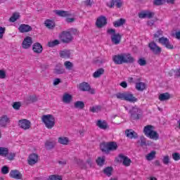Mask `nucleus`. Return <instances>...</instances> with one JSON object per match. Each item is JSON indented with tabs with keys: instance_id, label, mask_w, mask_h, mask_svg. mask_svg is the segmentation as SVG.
Returning a JSON list of instances; mask_svg holds the SVG:
<instances>
[{
	"instance_id": "c9c22d12",
	"label": "nucleus",
	"mask_w": 180,
	"mask_h": 180,
	"mask_svg": "<svg viewBox=\"0 0 180 180\" xmlns=\"http://www.w3.org/2000/svg\"><path fill=\"white\" fill-rule=\"evenodd\" d=\"M100 148L103 153H109L108 142H103L100 145Z\"/></svg>"
},
{
	"instance_id": "79ce46f5",
	"label": "nucleus",
	"mask_w": 180,
	"mask_h": 180,
	"mask_svg": "<svg viewBox=\"0 0 180 180\" xmlns=\"http://www.w3.org/2000/svg\"><path fill=\"white\" fill-rule=\"evenodd\" d=\"M60 44V41L58 39H55L48 42V46L50 48H53L54 46Z\"/></svg>"
},
{
	"instance_id": "20e7f679",
	"label": "nucleus",
	"mask_w": 180,
	"mask_h": 180,
	"mask_svg": "<svg viewBox=\"0 0 180 180\" xmlns=\"http://www.w3.org/2000/svg\"><path fill=\"white\" fill-rule=\"evenodd\" d=\"M0 156L5 158L6 160L12 161L15 160L16 153L14 152H9V150L5 147H0Z\"/></svg>"
},
{
	"instance_id": "393cba45",
	"label": "nucleus",
	"mask_w": 180,
	"mask_h": 180,
	"mask_svg": "<svg viewBox=\"0 0 180 180\" xmlns=\"http://www.w3.org/2000/svg\"><path fill=\"white\" fill-rule=\"evenodd\" d=\"M44 26L46 27L49 30H53L56 27V24L53 20L47 19L44 21Z\"/></svg>"
},
{
	"instance_id": "a19ab883",
	"label": "nucleus",
	"mask_w": 180,
	"mask_h": 180,
	"mask_svg": "<svg viewBox=\"0 0 180 180\" xmlns=\"http://www.w3.org/2000/svg\"><path fill=\"white\" fill-rule=\"evenodd\" d=\"M157 153L155 150L151 151L150 153H148L146 156V160L150 161L153 160L155 158V154Z\"/></svg>"
},
{
	"instance_id": "0e129e2a",
	"label": "nucleus",
	"mask_w": 180,
	"mask_h": 180,
	"mask_svg": "<svg viewBox=\"0 0 180 180\" xmlns=\"http://www.w3.org/2000/svg\"><path fill=\"white\" fill-rule=\"evenodd\" d=\"M120 86L121 87H122V88H124V89H126V88H127V82H121L120 84Z\"/></svg>"
},
{
	"instance_id": "49530a36",
	"label": "nucleus",
	"mask_w": 180,
	"mask_h": 180,
	"mask_svg": "<svg viewBox=\"0 0 180 180\" xmlns=\"http://www.w3.org/2000/svg\"><path fill=\"white\" fill-rule=\"evenodd\" d=\"M54 72L56 75H62L65 73V69H64L63 67H60L59 68H56L54 70Z\"/></svg>"
},
{
	"instance_id": "f8f14e48",
	"label": "nucleus",
	"mask_w": 180,
	"mask_h": 180,
	"mask_svg": "<svg viewBox=\"0 0 180 180\" xmlns=\"http://www.w3.org/2000/svg\"><path fill=\"white\" fill-rule=\"evenodd\" d=\"M107 18L105 16H100L96 19V26L98 29L104 27L107 25Z\"/></svg>"
},
{
	"instance_id": "2eb2a0df",
	"label": "nucleus",
	"mask_w": 180,
	"mask_h": 180,
	"mask_svg": "<svg viewBox=\"0 0 180 180\" xmlns=\"http://www.w3.org/2000/svg\"><path fill=\"white\" fill-rule=\"evenodd\" d=\"M39 156L36 153H32L28 156L27 163L30 166H33L38 162Z\"/></svg>"
},
{
	"instance_id": "e433bc0d",
	"label": "nucleus",
	"mask_w": 180,
	"mask_h": 180,
	"mask_svg": "<svg viewBox=\"0 0 180 180\" xmlns=\"http://www.w3.org/2000/svg\"><path fill=\"white\" fill-rule=\"evenodd\" d=\"M75 108L83 110L85 107L84 103L83 101H76L74 103Z\"/></svg>"
},
{
	"instance_id": "b1692460",
	"label": "nucleus",
	"mask_w": 180,
	"mask_h": 180,
	"mask_svg": "<svg viewBox=\"0 0 180 180\" xmlns=\"http://www.w3.org/2000/svg\"><path fill=\"white\" fill-rule=\"evenodd\" d=\"M10 176L14 179L19 180L22 179V174L18 170H11L10 174Z\"/></svg>"
},
{
	"instance_id": "473e14b6",
	"label": "nucleus",
	"mask_w": 180,
	"mask_h": 180,
	"mask_svg": "<svg viewBox=\"0 0 180 180\" xmlns=\"http://www.w3.org/2000/svg\"><path fill=\"white\" fill-rule=\"evenodd\" d=\"M59 55H60L61 58L68 59L70 57V51L69 50H63L59 52Z\"/></svg>"
},
{
	"instance_id": "ddd939ff",
	"label": "nucleus",
	"mask_w": 180,
	"mask_h": 180,
	"mask_svg": "<svg viewBox=\"0 0 180 180\" xmlns=\"http://www.w3.org/2000/svg\"><path fill=\"white\" fill-rule=\"evenodd\" d=\"M11 123V120L7 115H3L0 117V127L6 128Z\"/></svg>"
},
{
	"instance_id": "4468645a",
	"label": "nucleus",
	"mask_w": 180,
	"mask_h": 180,
	"mask_svg": "<svg viewBox=\"0 0 180 180\" xmlns=\"http://www.w3.org/2000/svg\"><path fill=\"white\" fill-rule=\"evenodd\" d=\"M124 64H133L135 62L134 58H133L129 53H122Z\"/></svg>"
},
{
	"instance_id": "3c124183",
	"label": "nucleus",
	"mask_w": 180,
	"mask_h": 180,
	"mask_svg": "<svg viewBox=\"0 0 180 180\" xmlns=\"http://www.w3.org/2000/svg\"><path fill=\"white\" fill-rule=\"evenodd\" d=\"M164 32L162 30H158L157 32L154 34V38L160 39V37L162 36Z\"/></svg>"
},
{
	"instance_id": "13d9d810",
	"label": "nucleus",
	"mask_w": 180,
	"mask_h": 180,
	"mask_svg": "<svg viewBox=\"0 0 180 180\" xmlns=\"http://www.w3.org/2000/svg\"><path fill=\"white\" fill-rule=\"evenodd\" d=\"M9 172V169L7 166H4L1 169V173L4 174H8Z\"/></svg>"
},
{
	"instance_id": "2f4dec72",
	"label": "nucleus",
	"mask_w": 180,
	"mask_h": 180,
	"mask_svg": "<svg viewBox=\"0 0 180 180\" xmlns=\"http://www.w3.org/2000/svg\"><path fill=\"white\" fill-rule=\"evenodd\" d=\"M105 73V70L103 68H98L93 75V77L94 78H98L101 77V75H103Z\"/></svg>"
},
{
	"instance_id": "37998d69",
	"label": "nucleus",
	"mask_w": 180,
	"mask_h": 180,
	"mask_svg": "<svg viewBox=\"0 0 180 180\" xmlns=\"http://www.w3.org/2000/svg\"><path fill=\"white\" fill-rule=\"evenodd\" d=\"M21 106H22V103L21 102H19V101L13 102L12 105L13 108L15 110H20Z\"/></svg>"
},
{
	"instance_id": "5fc2aeb1",
	"label": "nucleus",
	"mask_w": 180,
	"mask_h": 180,
	"mask_svg": "<svg viewBox=\"0 0 180 180\" xmlns=\"http://www.w3.org/2000/svg\"><path fill=\"white\" fill-rule=\"evenodd\" d=\"M50 180H62V177L58 175H51L49 176Z\"/></svg>"
},
{
	"instance_id": "dca6fc26",
	"label": "nucleus",
	"mask_w": 180,
	"mask_h": 180,
	"mask_svg": "<svg viewBox=\"0 0 180 180\" xmlns=\"http://www.w3.org/2000/svg\"><path fill=\"white\" fill-rule=\"evenodd\" d=\"M33 44L32 38L31 37H26L22 42L23 49H30Z\"/></svg>"
},
{
	"instance_id": "cd10ccee",
	"label": "nucleus",
	"mask_w": 180,
	"mask_h": 180,
	"mask_svg": "<svg viewBox=\"0 0 180 180\" xmlns=\"http://www.w3.org/2000/svg\"><path fill=\"white\" fill-rule=\"evenodd\" d=\"M126 24V19L124 18H120L117 20H115L114 22H112V25L115 27H120Z\"/></svg>"
},
{
	"instance_id": "f3484780",
	"label": "nucleus",
	"mask_w": 180,
	"mask_h": 180,
	"mask_svg": "<svg viewBox=\"0 0 180 180\" xmlns=\"http://www.w3.org/2000/svg\"><path fill=\"white\" fill-rule=\"evenodd\" d=\"M119 158H120V161L122 162L123 166L130 167L131 160L128 156H124L122 154H120Z\"/></svg>"
},
{
	"instance_id": "4c0bfd02",
	"label": "nucleus",
	"mask_w": 180,
	"mask_h": 180,
	"mask_svg": "<svg viewBox=\"0 0 180 180\" xmlns=\"http://www.w3.org/2000/svg\"><path fill=\"white\" fill-rule=\"evenodd\" d=\"M136 89L138 91H144L146 89V84L144 82H138L136 84Z\"/></svg>"
},
{
	"instance_id": "bf43d9fd",
	"label": "nucleus",
	"mask_w": 180,
	"mask_h": 180,
	"mask_svg": "<svg viewBox=\"0 0 180 180\" xmlns=\"http://www.w3.org/2000/svg\"><path fill=\"white\" fill-rule=\"evenodd\" d=\"M141 146L143 147L144 146H146V139L144 136H141Z\"/></svg>"
},
{
	"instance_id": "6e6552de",
	"label": "nucleus",
	"mask_w": 180,
	"mask_h": 180,
	"mask_svg": "<svg viewBox=\"0 0 180 180\" xmlns=\"http://www.w3.org/2000/svg\"><path fill=\"white\" fill-rule=\"evenodd\" d=\"M148 48L155 56H160L162 52V48L155 41L149 42Z\"/></svg>"
},
{
	"instance_id": "5701e85b",
	"label": "nucleus",
	"mask_w": 180,
	"mask_h": 180,
	"mask_svg": "<svg viewBox=\"0 0 180 180\" xmlns=\"http://www.w3.org/2000/svg\"><path fill=\"white\" fill-rule=\"evenodd\" d=\"M18 30L20 33H27L32 30V27L28 25H20L18 27Z\"/></svg>"
},
{
	"instance_id": "c03bdc74",
	"label": "nucleus",
	"mask_w": 180,
	"mask_h": 180,
	"mask_svg": "<svg viewBox=\"0 0 180 180\" xmlns=\"http://www.w3.org/2000/svg\"><path fill=\"white\" fill-rule=\"evenodd\" d=\"M101 111V105H96V106H94V107L89 108V112H98Z\"/></svg>"
},
{
	"instance_id": "39448f33",
	"label": "nucleus",
	"mask_w": 180,
	"mask_h": 180,
	"mask_svg": "<svg viewBox=\"0 0 180 180\" xmlns=\"http://www.w3.org/2000/svg\"><path fill=\"white\" fill-rule=\"evenodd\" d=\"M108 34L111 35V42L115 45H118L121 43L122 35L120 33H116L115 29H108Z\"/></svg>"
},
{
	"instance_id": "f704fd0d",
	"label": "nucleus",
	"mask_w": 180,
	"mask_h": 180,
	"mask_svg": "<svg viewBox=\"0 0 180 180\" xmlns=\"http://www.w3.org/2000/svg\"><path fill=\"white\" fill-rule=\"evenodd\" d=\"M105 162V158L103 157H98L96 160V162L98 167H103Z\"/></svg>"
},
{
	"instance_id": "a18cd8bd",
	"label": "nucleus",
	"mask_w": 180,
	"mask_h": 180,
	"mask_svg": "<svg viewBox=\"0 0 180 180\" xmlns=\"http://www.w3.org/2000/svg\"><path fill=\"white\" fill-rule=\"evenodd\" d=\"M112 172V168L108 167L103 169V173L108 176H111Z\"/></svg>"
},
{
	"instance_id": "7c9ffc66",
	"label": "nucleus",
	"mask_w": 180,
	"mask_h": 180,
	"mask_svg": "<svg viewBox=\"0 0 180 180\" xmlns=\"http://www.w3.org/2000/svg\"><path fill=\"white\" fill-rule=\"evenodd\" d=\"M108 151H115L117 149V144L116 142H108Z\"/></svg>"
},
{
	"instance_id": "338daca9",
	"label": "nucleus",
	"mask_w": 180,
	"mask_h": 180,
	"mask_svg": "<svg viewBox=\"0 0 180 180\" xmlns=\"http://www.w3.org/2000/svg\"><path fill=\"white\" fill-rule=\"evenodd\" d=\"M93 4V1H86L84 2V4L86 6H91Z\"/></svg>"
},
{
	"instance_id": "69168bd1",
	"label": "nucleus",
	"mask_w": 180,
	"mask_h": 180,
	"mask_svg": "<svg viewBox=\"0 0 180 180\" xmlns=\"http://www.w3.org/2000/svg\"><path fill=\"white\" fill-rule=\"evenodd\" d=\"M60 82H61L60 79L57 78L54 80L53 85L56 86V85L59 84Z\"/></svg>"
},
{
	"instance_id": "aec40b11",
	"label": "nucleus",
	"mask_w": 180,
	"mask_h": 180,
	"mask_svg": "<svg viewBox=\"0 0 180 180\" xmlns=\"http://www.w3.org/2000/svg\"><path fill=\"white\" fill-rule=\"evenodd\" d=\"M154 15L155 13L153 12L146 11H141L139 13V17L141 19H144L146 18L150 19L154 16Z\"/></svg>"
},
{
	"instance_id": "58836bf2",
	"label": "nucleus",
	"mask_w": 180,
	"mask_h": 180,
	"mask_svg": "<svg viewBox=\"0 0 180 180\" xmlns=\"http://www.w3.org/2000/svg\"><path fill=\"white\" fill-rule=\"evenodd\" d=\"M64 66L67 70L71 71L74 68V64L69 60H66L64 63Z\"/></svg>"
},
{
	"instance_id": "680f3d73",
	"label": "nucleus",
	"mask_w": 180,
	"mask_h": 180,
	"mask_svg": "<svg viewBox=\"0 0 180 180\" xmlns=\"http://www.w3.org/2000/svg\"><path fill=\"white\" fill-rule=\"evenodd\" d=\"M169 162V156H165L164 158H163V163L165 165H167Z\"/></svg>"
},
{
	"instance_id": "8fccbe9b",
	"label": "nucleus",
	"mask_w": 180,
	"mask_h": 180,
	"mask_svg": "<svg viewBox=\"0 0 180 180\" xmlns=\"http://www.w3.org/2000/svg\"><path fill=\"white\" fill-rule=\"evenodd\" d=\"M172 159L174 161H178L180 160V153H172Z\"/></svg>"
},
{
	"instance_id": "e2e57ef3",
	"label": "nucleus",
	"mask_w": 180,
	"mask_h": 180,
	"mask_svg": "<svg viewBox=\"0 0 180 180\" xmlns=\"http://www.w3.org/2000/svg\"><path fill=\"white\" fill-rule=\"evenodd\" d=\"M70 32L73 35H78L79 34V32L77 31V30L75 28H72Z\"/></svg>"
},
{
	"instance_id": "a211bd4d",
	"label": "nucleus",
	"mask_w": 180,
	"mask_h": 180,
	"mask_svg": "<svg viewBox=\"0 0 180 180\" xmlns=\"http://www.w3.org/2000/svg\"><path fill=\"white\" fill-rule=\"evenodd\" d=\"M43 45H41V44L39 42H35L32 45V51L36 54H41V53H43Z\"/></svg>"
},
{
	"instance_id": "864d4df0",
	"label": "nucleus",
	"mask_w": 180,
	"mask_h": 180,
	"mask_svg": "<svg viewBox=\"0 0 180 180\" xmlns=\"http://www.w3.org/2000/svg\"><path fill=\"white\" fill-rule=\"evenodd\" d=\"M75 19L74 14L71 13L70 16L66 18V22H75Z\"/></svg>"
},
{
	"instance_id": "9d476101",
	"label": "nucleus",
	"mask_w": 180,
	"mask_h": 180,
	"mask_svg": "<svg viewBox=\"0 0 180 180\" xmlns=\"http://www.w3.org/2000/svg\"><path fill=\"white\" fill-rule=\"evenodd\" d=\"M158 43H160L163 46H165L168 50L174 49V45L169 42L168 38L160 37L158 39Z\"/></svg>"
},
{
	"instance_id": "603ef678",
	"label": "nucleus",
	"mask_w": 180,
	"mask_h": 180,
	"mask_svg": "<svg viewBox=\"0 0 180 180\" xmlns=\"http://www.w3.org/2000/svg\"><path fill=\"white\" fill-rule=\"evenodd\" d=\"M138 64L141 66H145L147 64L146 60L145 58H139L138 60Z\"/></svg>"
},
{
	"instance_id": "4d7b16f0",
	"label": "nucleus",
	"mask_w": 180,
	"mask_h": 180,
	"mask_svg": "<svg viewBox=\"0 0 180 180\" xmlns=\"http://www.w3.org/2000/svg\"><path fill=\"white\" fill-rule=\"evenodd\" d=\"M6 33V27L0 26V39L4 37V34Z\"/></svg>"
},
{
	"instance_id": "72a5a7b5",
	"label": "nucleus",
	"mask_w": 180,
	"mask_h": 180,
	"mask_svg": "<svg viewBox=\"0 0 180 180\" xmlns=\"http://www.w3.org/2000/svg\"><path fill=\"white\" fill-rule=\"evenodd\" d=\"M170 98V94L169 93H165L159 95L158 99L160 101H167Z\"/></svg>"
},
{
	"instance_id": "052dcab7",
	"label": "nucleus",
	"mask_w": 180,
	"mask_h": 180,
	"mask_svg": "<svg viewBox=\"0 0 180 180\" xmlns=\"http://www.w3.org/2000/svg\"><path fill=\"white\" fill-rule=\"evenodd\" d=\"M6 72L5 70H0V79H6Z\"/></svg>"
},
{
	"instance_id": "7ed1b4c3",
	"label": "nucleus",
	"mask_w": 180,
	"mask_h": 180,
	"mask_svg": "<svg viewBox=\"0 0 180 180\" xmlns=\"http://www.w3.org/2000/svg\"><path fill=\"white\" fill-rule=\"evenodd\" d=\"M143 133L150 139L159 140V134L156 131H154L153 125H147L143 127Z\"/></svg>"
},
{
	"instance_id": "6ab92c4d",
	"label": "nucleus",
	"mask_w": 180,
	"mask_h": 180,
	"mask_svg": "<svg viewBox=\"0 0 180 180\" xmlns=\"http://www.w3.org/2000/svg\"><path fill=\"white\" fill-rule=\"evenodd\" d=\"M125 134L126 136L130 139H136L139 137L138 134L132 129H126Z\"/></svg>"
},
{
	"instance_id": "a878e982",
	"label": "nucleus",
	"mask_w": 180,
	"mask_h": 180,
	"mask_svg": "<svg viewBox=\"0 0 180 180\" xmlns=\"http://www.w3.org/2000/svg\"><path fill=\"white\" fill-rule=\"evenodd\" d=\"M58 143L63 146H68L70 143V139L67 136H60L58 139Z\"/></svg>"
},
{
	"instance_id": "f03ea898",
	"label": "nucleus",
	"mask_w": 180,
	"mask_h": 180,
	"mask_svg": "<svg viewBox=\"0 0 180 180\" xmlns=\"http://www.w3.org/2000/svg\"><path fill=\"white\" fill-rule=\"evenodd\" d=\"M117 98L121 101H126L131 103H135L138 101V99L130 92L117 93L115 94Z\"/></svg>"
},
{
	"instance_id": "de8ad7c7",
	"label": "nucleus",
	"mask_w": 180,
	"mask_h": 180,
	"mask_svg": "<svg viewBox=\"0 0 180 180\" xmlns=\"http://www.w3.org/2000/svg\"><path fill=\"white\" fill-rule=\"evenodd\" d=\"M45 147H46L48 150H51L54 148V143L51 141L45 142Z\"/></svg>"
},
{
	"instance_id": "774afa93",
	"label": "nucleus",
	"mask_w": 180,
	"mask_h": 180,
	"mask_svg": "<svg viewBox=\"0 0 180 180\" xmlns=\"http://www.w3.org/2000/svg\"><path fill=\"white\" fill-rule=\"evenodd\" d=\"M176 38L180 40V32H176Z\"/></svg>"
},
{
	"instance_id": "c756f323",
	"label": "nucleus",
	"mask_w": 180,
	"mask_h": 180,
	"mask_svg": "<svg viewBox=\"0 0 180 180\" xmlns=\"http://www.w3.org/2000/svg\"><path fill=\"white\" fill-rule=\"evenodd\" d=\"M115 4H116L117 8H121L122 6L123 3L121 1H112L107 4L108 8H113L115 6Z\"/></svg>"
},
{
	"instance_id": "0eeeda50",
	"label": "nucleus",
	"mask_w": 180,
	"mask_h": 180,
	"mask_svg": "<svg viewBox=\"0 0 180 180\" xmlns=\"http://www.w3.org/2000/svg\"><path fill=\"white\" fill-rule=\"evenodd\" d=\"M129 112L131 114V119L132 120H139L143 115L141 109L136 106L133 107Z\"/></svg>"
},
{
	"instance_id": "4be33fe9",
	"label": "nucleus",
	"mask_w": 180,
	"mask_h": 180,
	"mask_svg": "<svg viewBox=\"0 0 180 180\" xmlns=\"http://www.w3.org/2000/svg\"><path fill=\"white\" fill-rule=\"evenodd\" d=\"M112 61H114L116 65L124 64V57L122 56V54L120 53L112 56Z\"/></svg>"
},
{
	"instance_id": "423d86ee",
	"label": "nucleus",
	"mask_w": 180,
	"mask_h": 180,
	"mask_svg": "<svg viewBox=\"0 0 180 180\" xmlns=\"http://www.w3.org/2000/svg\"><path fill=\"white\" fill-rule=\"evenodd\" d=\"M59 39L64 44H69L74 40V37H72V34L68 31H63L58 36Z\"/></svg>"
},
{
	"instance_id": "6e6d98bb",
	"label": "nucleus",
	"mask_w": 180,
	"mask_h": 180,
	"mask_svg": "<svg viewBox=\"0 0 180 180\" xmlns=\"http://www.w3.org/2000/svg\"><path fill=\"white\" fill-rule=\"evenodd\" d=\"M166 1H155L153 2V5L156 6H162L165 4Z\"/></svg>"
},
{
	"instance_id": "ea45409f",
	"label": "nucleus",
	"mask_w": 180,
	"mask_h": 180,
	"mask_svg": "<svg viewBox=\"0 0 180 180\" xmlns=\"http://www.w3.org/2000/svg\"><path fill=\"white\" fill-rule=\"evenodd\" d=\"M19 18H20V15L18 13H13L11 18H9V21L12 22H16Z\"/></svg>"
},
{
	"instance_id": "9b49d317",
	"label": "nucleus",
	"mask_w": 180,
	"mask_h": 180,
	"mask_svg": "<svg viewBox=\"0 0 180 180\" xmlns=\"http://www.w3.org/2000/svg\"><path fill=\"white\" fill-rule=\"evenodd\" d=\"M31 122L28 120L23 119L18 121V126L24 130H29L31 127Z\"/></svg>"
},
{
	"instance_id": "bb28decb",
	"label": "nucleus",
	"mask_w": 180,
	"mask_h": 180,
	"mask_svg": "<svg viewBox=\"0 0 180 180\" xmlns=\"http://www.w3.org/2000/svg\"><path fill=\"white\" fill-rule=\"evenodd\" d=\"M72 100V96L71 94L65 93L63 94L62 101L65 104H70Z\"/></svg>"
},
{
	"instance_id": "412c9836",
	"label": "nucleus",
	"mask_w": 180,
	"mask_h": 180,
	"mask_svg": "<svg viewBox=\"0 0 180 180\" xmlns=\"http://www.w3.org/2000/svg\"><path fill=\"white\" fill-rule=\"evenodd\" d=\"M96 125L102 130H107L109 129V125L105 120H98L96 121Z\"/></svg>"
},
{
	"instance_id": "1a4fd4ad",
	"label": "nucleus",
	"mask_w": 180,
	"mask_h": 180,
	"mask_svg": "<svg viewBox=\"0 0 180 180\" xmlns=\"http://www.w3.org/2000/svg\"><path fill=\"white\" fill-rule=\"evenodd\" d=\"M79 89L82 91H89L90 94L94 95L95 94L94 89H91L90 84L88 82H82L79 85Z\"/></svg>"
},
{
	"instance_id": "c85d7f7f",
	"label": "nucleus",
	"mask_w": 180,
	"mask_h": 180,
	"mask_svg": "<svg viewBox=\"0 0 180 180\" xmlns=\"http://www.w3.org/2000/svg\"><path fill=\"white\" fill-rule=\"evenodd\" d=\"M55 13L58 16L63 17L65 18L71 15V13L69 11H64L60 10L55 11Z\"/></svg>"
},
{
	"instance_id": "f257e3e1",
	"label": "nucleus",
	"mask_w": 180,
	"mask_h": 180,
	"mask_svg": "<svg viewBox=\"0 0 180 180\" xmlns=\"http://www.w3.org/2000/svg\"><path fill=\"white\" fill-rule=\"evenodd\" d=\"M41 121L48 129H52L56 125V118L52 114L43 115Z\"/></svg>"
},
{
	"instance_id": "09e8293b",
	"label": "nucleus",
	"mask_w": 180,
	"mask_h": 180,
	"mask_svg": "<svg viewBox=\"0 0 180 180\" xmlns=\"http://www.w3.org/2000/svg\"><path fill=\"white\" fill-rule=\"evenodd\" d=\"M27 101L31 103H36L38 101V98L36 95H32L28 97Z\"/></svg>"
}]
</instances>
